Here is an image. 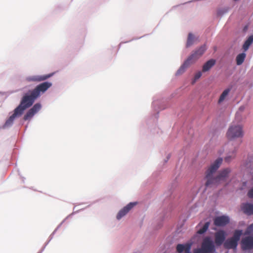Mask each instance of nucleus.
I'll return each mask as SVG.
<instances>
[{"label":"nucleus","instance_id":"obj_1","mask_svg":"<svg viewBox=\"0 0 253 253\" xmlns=\"http://www.w3.org/2000/svg\"><path fill=\"white\" fill-rule=\"evenodd\" d=\"M51 86V83L48 82L38 84L34 89L30 90L29 94H25L23 96L20 104L16 108L20 112V113L23 114L24 111L31 107L41 94L44 93Z\"/></svg>","mask_w":253,"mask_h":253},{"label":"nucleus","instance_id":"obj_2","mask_svg":"<svg viewBox=\"0 0 253 253\" xmlns=\"http://www.w3.org/2000/svg\"><path fill=\"white\" fill-rule=\"evenodd\" d=\"M222 161L223 160L221 158H218L207 170L205 176V178L207 179V181L205 183L206 187L216 185L220 181L219 177H218L217 176H214V174L219 168Z\"/></svg>","mask_w":253,"mask_h":253},{"label":"nucleus","instance_id":"obj_3","mask_svg":"<svg viewBox=\"0 0 253 253\" xmlns=\"http://www.w3.org/2000/svg\"><path fill=\"white\" fill-rule=\"evenodd\" d=\"M242 234V231L236 230L234 231L232 237L226 240L224 244V247L226 249H236L238 242Z\"/></svg>","mask_w":253,"mask_h":253},{"label":"nucleus","instance_id":"obj_4","mask_svg":"<svg viewBox=\"0 0 253 253\" xmlns=\"http://www.w3.org/2000/svg\"><path fill=\"white\" fill-rule=\"evenodd\" d=\"M244 134L242 126L240 125L232 124L227 132V137L232 140L236 138L242 137Z\"/></svg>","mask_w":253,"mask_h":253},{"label":"nucleus","instance_id":"obj_5","mask_svg":"<svg viewBox=\"0 0 253 253\" xmlns=\"http://www.w3.org/2000/svg\"><path fill=\"white\" fill-rule=\"evenodd\" d=\"M201 248L207 253H211L215 250L213 242L209 237H207L204 239Z\"/></svg>","mask_w":253,"mask_h":253},{"label":"nucleus","instance_id":"obj_6","mask_svg":"<svg viewBox=\"0 0 253 253\" xmlns=\"http://www.w3.org/2000/svg\"><path fill=\"white\" fill-rule=\"evenodd\" d=\"M53 73L43 75H33L26 78L27 82H41L44 81L52 76Z\"/></svg>","mask_w":253,"mask_h":253},{"label":"nucleus","instance_id":"obj_7","mask_svg":"<svg viewBox=\"0 0 253 253\" xmlns=\"http://www.w3.org/2000/svg\"><path fill=\"white\" fill-rule=\"evenodd\" d=\"M207 47L206 45H203L200 47L196 50L193 53H192L188 58V59L191 63L195 62L198 59H199L206 50Z\"/></svg>","mask_w":253,"mask_h":253},{"label":"nucleus","instance_id":"obj_8","mask_svg":"<svg viewBox=\"0 0 253 253\" xmlns=\"http://www.w3.org/2000/svg\"><path fill=\"white\" fill-rule=\"evenodd\" d=\"M226 234L223 230H219L214 234V243L217 246H221L225 241Z\"/></svg>","mask_w":253,"mask_h":253},{"label":"nucleus","instance_id":"obj_9","mask_svg":"<svg viewBox=\"0 0 253 253\" xmlns=\"http://www.w3.org/2000/svg\"><path fill=\"white\" fill-rule=\"evenodd\" d=\"M241 246L243 250L253 249V237L247 236L243 238L241 241Z\"/></svg>","mask_w":253,"mask_h":253},{"label":"nucleus","instance_id":"obj_10","mask_svg":"<svg viewBox=\"0 0 253 253\" xmlns=\"http://www.w3.org/2000/svg\"><path fill=\"white\" fill-rule=\"evenodd\" d=\"M41 108V105L38 103L35 104L33 107L31 108L25 115L24 120L26 121L31 119L33 116L37 113Z\"/></svg>","mask_w":253,"mask_h":253},{"label":"nucleus","instance_id":"obj_11","mask_svg":"<svg viewBox=\"0 0 253 253\" xmlns=\"http://www.w3.org/2000/svg\"><path fill=\"white\" fill-rule=\"evenodd\" d=\"M229 222V217L224 215L217 216L214 219V224L216 226H224Z\"/></svg>","mask_w":253,"mask_h":253},{"label":"nucleus","instance_id":"obj_12","mask_svg":"<svg viewBox=\"0 0 253 253\" xmlns=\"http://www.w3.org/2000/svg\"><path fill=\"white\" fill-rule=\"evenodd\" d=\"M136 203H130L126 207L120 211L117 215V218L120 219L122 217L125 216L135 205Z\"/></svg>","mask_w":253,"mask_h":253},{"label":"nucleus","instance_id":"obj_13","mask_svg":"<svg viewBox=\"0 0 253 253\" xmlns=\"http://www.w3.org/2000/svg\"><path fill=\"white\" fill-rule=\"evenodd\" d=\"M241 208L243 212L247 215H253V204L248 203H243L242 204Z\"/></svg>","mask_w":253,"mask_h":253},{"label":"nucleus","instance_id":"obj_14","mask_svg":"<svg viewBox=\"0 0 253 253\" xmlns=\"http://www.w3.org/2000/svg\"><path fill=\"white\" fill-rule=\"evenodd\" d=\"M20 112L15 108L14 110L13 114L9 117V118L6 120L4 124V126H11L14 120V119L20 116L22 114L20 113Z\"/></svg>","mask_w":253,"mask_h":253},{"label":"nucleus","instance_id":"obj_15","mask_svg":"<svg viewBox=\"0 0 253 253\" xmlns=\"http://www.w3.org/2000/svg\"><path fill=\"white\" fill-rule=\"evenodd\" d=\"M215 60L214 59H210L208 61L203 65L202 71L203 72H207L209 71L212 66L214 65Z\"/></svg>","mask_w":253,"mask_h":253},{"label":"nucleus","instance_id":"obj_16","mask_svg":"<svg viewBox=\"0 0 253 253\" xmlns=\"http://www.w3.org/2000/svg\"><path fill=\"white\" fill-rule=\"evenodd\" d=\"M192 64L190 61L187 59L183 65L180 67V68L178 69V70L176 72V75H180L184 73L185 71L186 68H187L190 64Z\"/></svg>","mask_w":253,"mask_h":253},{"label":"nucleus","instance_id":"obj_17","mask_svg":"<svg viewBox=\"0 0 253 253\" xmlns=\"http://www.w3.org/2000/svg\"><path fill=\"white\" fill-rule=\"evenodd\" d=\"M230 172V169L228 168L223 169L220 171L217 177H219V180L225 178L227 177L229 173Z\"/></svg>","mask_w":253,"mask_h":253},{"label":"nucleus","instance_id":"obj_18","mask_svg":"<svg viewBox=\"0 0 253 253\" xmlns=\"http://www.w3.org/2000/svg\"><path fill=\"white\" fill-rule=\"evenodd\" d=\"M253 42V35L250 36L248 39L243 44V48L245 51L248 49L249 46Z\"/></svg>","mask_w":253,"mask_h":253},{"label":"nucleus","instance_id":"obj_19","mask_svg":"<svg viewBox=\"0 0 253 253\" xmlns=\"http://www.w3.org/2000/svg\"><path fill=\"white\" fill-rule=\"evenodd\" d=\"M246 57V54L244 53H240L236 57V63L238 65H241Z\"/></svg>","mask_w":253,"mask_h":253},{"label":"nucleus","instance_id":"obj_20","mask_svg":"<svg viewBox=\"0 0 253 253\" xmlns=\"http://www.w3.org/2000/svg\"><path fill=\"white\" fill-rule=\"evenodd\" d=\"M230 91V88H227L225 89L223 92L222 93L221 95L220 96L219 99L218 100V103H220L222 101L224 100L227 95L229 94Z\"/></svg>","mask_w":253,"mask_h":253},{"label":"nucleus","instance_id":"obj_21","mask_svg":"<svg viewBox=\"0 0 253 253\" xmlns=\"http://www.w3.org/2000/svg\"><path fill=\"white\" fill-rule=\"evenodd\" d=\"M194 41V37L193 35L191 33H189L188 35V39H187V41L186 47H188L191 46L193 44Z\"/></svg>","mask_w":253,"mask_h":253},{"label":"nucleus","instance_id":"obj_22","mask_svg":"<svg viewBox=\"0 0 253 253\" xmlns=\"http://www.w3.org/2000/svg\"><path fill=\"white\" fill-rule=\"evenodd\" d=\"M210 226V222H207L205 223L204 225L203 226V227L199 229L197 233L199 234H202L203 233H204L208 229L209 227Z\"/></svg>","mask_w":253,"mask_h":253},{"label":"nucleus","instance_id":"obj_23","mask_svg":"<svg viewBox=\"0 0 253 253\" xmlns=\"http://www.w3.org/2000/svg\"><path fill=\"white\" fill-rule=\"evenodd\" d=\"M186 249V244L182 245V244H178L176 246V250L177 252L179 253H181L183 251L185 252Z\"/></svg>","mask_w":253,"mask_h":253},{"label":"nucleus","instance_id":"obj_24","mask_svg":"<svg viewBox=\"0 0 253 253\" xmlns=\"http://www.w3.org/2000/svg\"><path fill=\"white\" fill-rule=\"evenodd\" d=\"M235 157V152H233L231 155L227 156L225 158V161L229 163L232 160L234 159Z\"/></svg>","mask_w":253,"mask_h":253},{"label":"nucleus","instance_id":"obj_25","mask_svg":"<svg viewBox=\"0 0 253 253\" xmlns=\"http://www.w3.org/2000/svg\"><path fill=\"white\" fill-rule=\"evenodd\" d=\"M253 232V223L251 224L250 226L248 227L247 228L245 234L246 235H249L251 234Z\"/></svg>","mask_w":253,"mask_h":253},{"label":"nucleus","instance_id":"obj_26","mask_svg":"<svg viewBox=\"0 0 253 253\" xmlns=\"http://www.w3.org/2000/svg\"><path fill=\"white\" fill-rule=\"evenodd\" d=\"M202 76L201 72H198L194 76V80L193 81V84H194L197 80H198Z\"/></svg>","mask_w":253,"mask_h":253},{"label":"nucleus","instance_id":"obj_27","mask_svg":"<svg viewBox=\"0 0 253 253\" xmlns=\"http://www.w3.org/2000/svg\"><path fill=\"white\" fill-rule=\"evenodd\" d=\"M191 248V244H186V249L185 250V253H191L190 252Z\"/></svg>","mask_w":253,"mask_h":253},{"label":"nucleus","instance_id":"obj_28","mask_svg":"<svg viewBox=\"0 0 253 253\" xmlns=\"http://www.w3.org/2000/svg\"><path fill=\"white\" fill-rule=\"evenodd\" d=\"M194 253H207L204 251L202 248L201 249H196L194 250Z\"/></svg>","mask_w":253,"mask_h":253},{"label":"nucleus","instance_id":"obj_29","mask_svg":"<svg viewBox=\"0 0 253 253\" xmlns=\"http://www.w3.org/2000/svg\"><path fill=\"white\" fill-rule=\"evenodd\" d=\"M248 196L251 198H253V188L249 191Z\"/></svg>","mask_w":253,"mask_h":253}]
</instances>
